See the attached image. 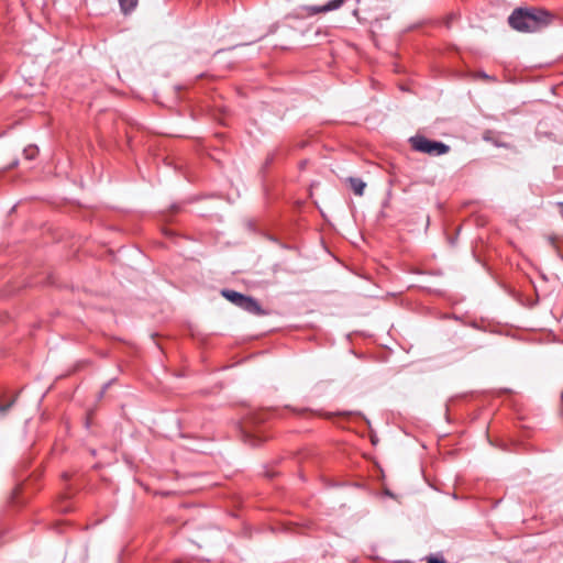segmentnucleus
I'll return each instance as SVG.
<instances>
[{
	"label": "nucleus",
	"mask_w": 563,
	"mask_h": 563,
	"mask_svg": "<svg viewBox=\"0 0 563 563\" xmlns=\"http://www.w3.org/2000/svg\"><path fill=\"white\" fill-rule=\"evenodd\" d=\"M508 21L519 32H537L547 26L551 19L550 13L542 9H517Z\"/></svg>",
	"instance_id": "nucleus-1"
},
{
	"label": "nucleus",
	"mask_w": 563,
	"mask_h": 563,
	"mask_svg": "<svg viewBox=\"0 0 563 563\" xmlns=\"http://www.w3.org/2000/svg\"><path fill=\"white\" fill-rule=\"evenodd\" d=\"M409 141L415 151L432 156L444 155L450 151V146L443 142L432 141L422 135L412 136Z\"/></svg>",
	"instance_id": "nucleus-2"
},
{
	"label": "nucleus",
	"mask_w": 563,
	"mask_h": 563,
	"mask_svg": "<svg viewBox=\"0 0 563 563\" xmlns=\"http://www.w3.org/2000/svg\"><path fill=\"white\" fill-rule=\"evenodd\" d=\"M239 307L241 309H243L250 313L256 314V316L264 314V311L261 308V306L258 305V302L254 298L249 297V296H245V298L243 299V301L241 302V305Z\"/></svg>",
	"instance_id": "nucleus-3"
},
{
	"label": "nucleus",
	"mask_w": 563,
	"mask_h": 563,
	"mask_svg": "<svg viewBox=\"0 0 563 563\" xmlns=\"http://www.w3.org/2000/svg\"><path fill=\"white\" fill-rule=\"evenodd\" d=\"M344 0H330L324 5L312 7L311 12L321 13L339 9L343 4Z\"/></svg>",
	"instance_id": "nucleus-4"
},
{
	"label": "nucleus",
	"mask_w": 563,
	"mask_h": 563,
	"mask_svg": "<svg viewBox=\"0 0 563 563\" xmlns=\"http://www.w3.org/2000/svg\"><path fill=\"white\" fill-rule=\"evenodd\" d=\"M347 183L356 196H363L366 184L361 178L349 177Z\"/></svg>",
	"instance_id": "nucleus-5"
},
{
	"label": "nucleus",
	"mask_w": 563,
	"mask_h": 563,
	"mask_svg": "<svg viewBox=\"0 0 563 563\" xmlns=\"http://www.w3.org/2000/svg\"><path fill=\"white\" fill-rule=\"evenodd\" d=\"M221 294L224 298H227L229 301H231L232 303H234L238 307L241 305V302L245 298V296L243 294L234 291V290H230V289H223L221 291Z\"/></svg>",
	"instance_id": "nucleus-6"
},
{
	"label": "nucleus",
	"mask_w": 563,
	"mask_h": 563,
	"mask_svg": "<svg viewBox=\"0 0 563 563\" xmlns=\"http://www.w3.org/2000/svg\"><path fill=\"white\" fill-rule=\"evenodd\" d=\"M139 0H119L120 8L124 14L132 12L136 5Z\"/></svg>",
	"instance_id": "nucleus-7"
},
{
	"label": "nucleus",
	"mask_w": 563,
	"mask_h": 563,
	"mask_svg": "<svg viewBox=\"0 0 563 563\" xmlns=\"http://www.w3.org/2000/svg\"><path fill=\"white\" fill-rule=\"evenodd\" d=\"M428 563H446V562L442 558L430 555L428 558Z\"/></svg>",
	"instance_id": "nucleus-8"
},
{
	"label": "nucleus",
	"mask_w": 563,
	"mask_h": 563,
	"mask_svg": "<svg viewBox=\"0 0 563 563\" xmlns=\"http://www.w3.org/2000/svg\"><path fill=\"white\" fill-rule=\"evenodd\" d=\"M36 152V148H30L25 151L27 158H33Z\"/></svg>",
	"instance_id": "nucleus-9"
}]
</instances>
